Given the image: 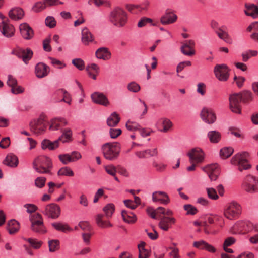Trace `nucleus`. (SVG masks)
<instances>
[{"instance_id": "f257e3e1", "label": "nucleus", "mask_w": 258, "mask_h": 258, "mask_svg": "<svg viewBox=\"0 0 258 258\" xmlns=\"http://www.w3.org/2000/svg\"><path fill=\"white\" fill-rule=\"evenodd\" d=\"M109 21L117 28L123 27L127 21V14L122 8L116 7L109 14Z\"/></svg>"}, {"instance_id": "f03ea898", "label": "nucleus", "mask_w": 258, "mask_h": 258, "mask_svg": "<svg viewBox=\"0 0 258 258\" xmlns=\"http://www.w3.org/2000/svg\"><path fill=\"white\" fill-rule=\"evenodd\" d=\"M103 211L105 215L99 214L96 216L95 220L97 225L102 228L112 227V224L108 220H104V218L105 217L107 219H109L112 217L115 211V206L111 203L108 204L104 207Z\"/></svg>"}, {"instance_id": "7ed1b4c3", "label": "nucleus", "mask_w": 258, "mask_h": 258, "mask_svg": "<svg viewBox=\"0 0 258 258\" xmlns=\"http://www.w3.org/2000/svg\"><path fill=\"white\" fill-rule=\"evenodd\" d=\"M52 166L49 158L45 156H40L37 157L33 162V167L36 171L39 173H50Z\"/></svg>"}, {"instance_id": "20e7f679", "label": "nucleus", "mask_w": 258, "mask_h": 258, "mask_svg": "<svg viewBox=\"0 0 258 258\" xmlns=\"http://www.w3.org/2000/svg\"><path fill=\"white\" fill-rule=\"evenodd\" d=\"M104 157L107 160H113L119 155L120 147L117 143H107L102 147Z\"/></svg>"}, {"instance_id": "39448f33", "label": "nucleus", "mask_w": 258, "mask_h": 258, "mask_svg": "<svg viewBox=\"0 0 258 258\" xmlns=\"http://www.w3.org/2000/svg\"><path fill=\"white\" fill-rule=\"evenodd\" d=\"M31 222V229L34 232L43 234L47 230L44 225L43 218L39 213H35L29 216Z\"/></svg>"}, {"instance_id": "423d86ee", "label": "nucleus", "mask_w": 258, "mask_h": 258, "mask_svg": "<svg viewBox=\"0 0 258 258\" xmlns=\"http://www.w3.org/2000/svg\"><path fill=\"white\" fill-rule=\"evenodd\" d=\"M241 210L240 204L236 202H232L225 206L224 215L229 220H234L239 217L241 213Z\"/></svg>"}, {"instance_id": "0eeeda50", "label": "nucleus", "mask_w": 258, "mask_h": 258, "mask_svg": "<svg viewBox=\"0 0 258 258\" xmlns=\"http://www.w3.org/2000/svg\"><path fill=\"white\" fill-rule=\"evenodd\" d=\"M39 210L43 215L53 219L58 218L61 211L60 207L54 203L47 204L41 208Z\"/></svg>"}, {"instance_id": "6e6552de", "label": "nucleus", "mask_w": 258, "mask_h": 258, "mask_svg": "<svg viewBox=\"0 0 258 258\" xmlns=\"http://www.w3.org/2000/svg\"><path fill=\"white\" fill-rule=\"evenodd\" d=\"M169 211L171 212L169 215L161 214L159 217L158 226L164 231H168L171 228L172 225L176 222V219L172 216L173 215L172 211L170 209H169Z\"/></svg>"}, {"instance_id": "1a4fd4ad", "label": "nucleus", "mask_w": 258, "mask_h": 258, "mask_svg": "<svg viewBox=\"0 0 258 258\" xmlns=\"http://www.w3.org/2000/svg\"><path fill=\"white\" fill-rule=\"evenodd\" d=\"M243 189L251 194L258 191V178L251 175H247L242 184Z\"/></svg>"}, {"instance_id": "9d476101", "label": "nucleus", "mask_w": 258, "mask_h": 258, "mask_svg": "<svg viewBox=\"0 0 258 258\" xmlns=\"http://www.w3.org/2000/svg\"><path fill=\"white\" fill-rule=\"evenodd\" d=\"M248 155L247 153L244 152L242 154H238L235 156L231 160V163L233 164H237L239 171L243 170H247L251 167L246 159Z\"/></svg>"}, {"instance_id": "9b49d317", "label": "nucleus", "mask_w": 258, "mask_h": 258, "mask_svg": "<svg viewBox=\"0 0 258 258\" xmlns=\"http://www.w3.org/2000/svg\"><path fill=\"white\" fill-rule=\"evenodd\" d=\"M230 69L225 64H217L214 68L216 77L220 81H226L229 77Z\"/></svg>"}, {"instance_id": "f8f14e48", "label": "nucleus", "mask_w": 258, "mask_h": 258, "mask_svg": "<svg viewBox=\"0 0 258 258\" xmlns=\"http://www.w3.org/2000/svg\"><path fill=\"white\" fill-rule=\"evenodd\" d=\"M240 94L238 93H234L229 95V102L230 109L233 112L237 114H240L241 112V107L240 102Z\"/></svg>"}, {"instance_id": "ddd939ff", "label": "nucleus", "mask_w": 258, "mask_h": 258, "mask_svg": "<svg viewBox=\"0 0 258 258\" xmlns=\"http://www.w3.org/2000/svg\"><path fill=\"white\" fill-rule=\"evenodd\" d=\"M251 226L248 221H239L232 226L231 231L233 234H244L250 230Z\"/></svg>"}, {"instance_id": "4468645a", "label": "nucleus", "mask_w": 258, "mask_h": 258, "mask_svg": "<svg viewBox=\"0 0 258 258\" xmlns=\"http://www.w3.org/2000/svg\"><path fill=\"white\" fill-rule=\"evenodd\" d=\"M189 158L190 162H196L198 164L202 163L205 158V154L200 148L196 147L190 150L187 153Z\"/></svg>"}, {"instance_id": "2eb2a0df", "label": "nucleus", "mask_w": 258, "mask_h": 258, "mask_svg": "<svg viewBox=\"0 0 258 258\" xmlns=\"http://www.w3.org/2000/svg\"><path fill=\"white\" fill-rule=\"evenodd\" d=\"M30 128L31 132L33 133L39 135L44 132L46 124L44 119L42 117H39L37 120H34L30 123Z\"/></svg>"}, {"instance_id": "dca6fc26", "label": "nucleus", "mask_w": 258, "mask_h": 258, "mask_svg": "<svg viewBox=\"0 0 258 258\" xmlns=\"http://www.w3.org/2000/svg\"><path fill=\"white\" fill-rule=\"evenodd\" d=\"M12 54L22 58L25 64H27L33 56V51L30 48L24 49L17 47L12 51Z\"/></svg>"}, {"instance_id": "f3484780", "label": "nucleus", "mask_w": 258, "mask_h": 258, "mask_svg": "<svg viewBox=\"0 0 258 258\" xmlns=\"http://www.w3.org/2000/svg\"><path fill=\"white\" fill-rule=\"evenodd\" d=\"M202 170L207 173L212 181H215L220 174V168L217 164H211L202 168Z\"/></svg>"}, {"instance_id": "a211bd4d", "label": "nucleus", "mask_w": 258, "mask_h": 258, "mask_svg": "<svg viewBox=\"0 0 258 258\" xmlns=\"http://www.w3.org/2000/svg\"><path fill=\"white\" fill-rule=\"evenodd\" d=\"M0 31L5 37L10 38L14 35L15 29L13 25L10 24L9 19H7L0 23Z\"/></svg>"}, {"instance_id": "6ab92c4d", "label": "nucleus", "mask_w": 258, "mask_h": 258, "mask_svg": "<svg viewBox=\"0 0 258 258\" xmlns=\"http://www.w3.org/2000/svg\"><path fill=\"white\" fill-rule=\"evenodd\" d=\"M177 20V16L171 9L166 10L165 14L161 16L160 21L163 25H169L175 23Z\"/></svg>"}, {"instance_id": "aec40b11", "label": "nucleus", "mask_w": 258, "mask_h": 258, "mask_svg": "<svg viewBox=\"0 0 258 258\" xmlns=\"http://www.w3.org/2000/svg\"><path fill=\"white\" fill-rule=\"evenodd\" d=\"M201 117L206 123L211 124L216 120L215 113L211 109L204 108L201 112Z\"/></svg>"}, {"instance_id": "412c9836", "label": "nucleus", "mask_w": 258, "mask_h": 258, "mask_svg": "<svg viewBox=\"0 0 258 258\" xmlns=\"http://www.w3.org/2000/svg\"><path fill=\"white\" fill-rule=\"evenodd\" d=\"M49 67L43 62H39L35 67L34 73L39 79L46 77L49 74Z\"/></svg>"}, {"instance_id": "4be33fe9", "label": "nucleus", "mask_w": 258, "mask_h": 258, "mask_svg": "<svg viewBox=\"0 0 258 258\" xmlns=\"http://www.w3.org/2000/svg\"><path fill=\"white\" fill-rule=\"evenodd\" d=\"M152 199L153 202H159L164 205L168 204L170 202L169 197L167 193L162 191L153 192L152 195Z\"/></svg>"}, {"instance_id": "5701e85b", "label": "nucleus", "mask_w": 258, "mask_h": 258, "mask_svg": "<svg viewBox=\"0 0 258 258\" xmlns=\"http://www.w3.org/2000/svg\"><path fill=\"white\" fill-rule=\"evenodd\" d=\"M148 214L153 219H157L161 214L169 215L171 212L169 209H166L162 207H159L156 209L152 208H148L147 209Z\"/></svg>"}, {"instance_id": "b1692460", "label": "nucleus", "mask_w": 258, "mask_h": 258, "mask_svg": "<svg viewBox=\"0 0 258 258\" xmlns=\"http://www.w3.org/2000/svg\"><path fill=\"white\" fill-rule=\"evenodd\" d=\"M91 99L92 101L98 104L107 107L110 105L107 97L102 93L94 92L91 95Z\"/></svg>"}, {"instance_id": "393cba45", "label": "nucleus", "mask_w": 258, "mask_h": 258, "mask_svg": "<svg viewBox=\"0 0 258 258\" xmlns=\"http://www.w3.org/2000/svg\"><path fill=\"white\" fill-rule=\"evenodd\" d=\"M195 43L192 40L185 41L181 47V51L183 54L187 56H192L195 53L194 47Z\"/></svg>"}, {"instance_id": "a878e982", "label": "nucleus", "mask_w": 258, "mask_h": 258, "mask_svg": "<svg viewBox=\"0 0 258 258\" xmlns=\"http://www.w3.org/2000/svg\"><path fill=\"white\" fill-rule=\"evenodd\" d=\"M19 29L22 36L25 39L30 40L33 37V30L27 23L21 24Z\"/></svg>"}, {"instance_id": "bb28decb", "label": "nucleus", "mask_w": 258, "mask_h": 258, "mask_svg": "<svg viewBox=\"0 0 258 258\" xmlns=\"http://www.w3.org/2000/svg\"><path fill=\"white\" fill-rule=\"evenodd\" d=\"M157 126H161L162 128H159V130L163 133L169 132L173 126V123L171 121L166 117H163L159 119L157 122Z\"/></svg>"}, {"instance_id": "cd10ccee", "label": "nucleus", "mask_w": 258, "mask_h": 258, "mask_svg": "<svg viewBox=\"0 0 258 258\" xmlns=\"http://www.w3.org/2000/svg\"><path fill=\"white\" fill-rule=\"evenodd\" d=\"M95 56L98 59L107 61L111 58V53L108 48L102 47L96 50Z\"/></svg>"}, {"instance_id": "c85d7f7f", "label": "nucleus", "mask_w": 258, "mask_h": 258, "mask_svg": "<svg viewBox=\"0 0 258 258\" xmlns=\"http://www.w3.org/2000/svg\"><path fill=\"white\" fill-rule=\"evenodd\" d=\"M68 122L63 118H57L52 119L49 125V130L51 131H57L62 126L67 125Z\"/></svg>"}, {"instance_id": "c756f323", "label": "nucleus", "mask_w": 258, "mask_h": 258, "mask_svg": "<svg viewBox=\"0 0 258 258\" xmlns=\"http://www.w3.org/2000/svg\"><path fill=\"white\" fill-rule=\"evenodd\" d=\"M193 246L198 249L206 250L210 252L214 253L216 252V249L214 247L204 240L194 242Z\"/></svg>"}, {"instance_id": "7c9ffc66", "label": "nucleus", "mask_w": 258, "mask_h": 258, "mask_svg": "<svg viewBox=\"0 0 258 258\" xmlns=\"http://www.w3.org/2000/svg\"><path fill=\"white\" fill-rule=\"evenodd\" d=\"M136 155L140 159L146 158L147 155L150 157L156 156L158 154L157 148L152 149H147L143 151H137L135 153Z\"/></svg>"}, {"instance_id": "2f4dec72", "label": "nucleus", "mask_w": 258, "mask_h": 258, "mask_svg": "<svg viewBox=\"0 0 258 258\" xmlns=\"http://www.w3.org/2000/svg\"><path fill=\"white\" fill-rule=\"evenodd\" d=\"M59 143L57 140L52 142L48 139L43 140L41 143V148L43 150L46 149L49 150H54L59 147Z\"/></svg>"}, {"instance_id": "473e14b6", "label": "nucleus", "mask_w": 258, "mask_h": 258, "mask_svg": "<svg viewBox=\"0 0 258 258\" xmlns=\"http://www.w3.org/2000/svg\"><path fill=\"white\" fill-rule=\"evenodd\" d=\"M19 161L17 157L12 153L7 155L3 163L11 167H16L18 165Z\"/></svg>"}, {"instance_id": "72a5a7b5", "label": "nucleus", "mask_w": 258, "mask_h": 258, "mask_svg": "<svg viewBox=\"0 0 258 258\" xmlns=\"http://www.w3.org/2000/svg\"><path fill=\"white\" fill-rule=\"evenodd\" d=\"M24 12L23 10L19 7L12 9L9 12V17L14 20H18L21 19L24 16Z\"/></svg>"}, {"instance_id": "f704fd0d", "label": "nucleus", "mask_w": 258, "mask_h": 258, "mask_svg": "<svg viewBox=\"0 0 258 258\" xmlns=\"http://www.w3.org/2000/svg\"><path fill=\"white\" fill-rule=\"evenodd\" d=\"M94 40L92 34L87 27H84L82 30V41L84 44L87 45Z\"/></svg>"}, {"instance_id": "c9c22d12", "label": "nucleus", "mask_w": 258, "mask_h": 258, "mask_svg": "<svg viewBox=\"0 0 258 258\" xmlns=\"http://www.w3.org/2000/svg\"><path fill=\"white\" fill-rule=\"evenodd\" d=\"M121 216L123 221L126 223L133 224L137 221L136 215L132 212L122 210L121 211Z\"/></svg>"}, {"instance_id": "e433bc0d", "label": "nucleus", "mask_w": 258, "mask_h": 258, "mask_svg": "<svg viewBox=\"0 0 258 258\" xmlns=\"http://www.w3.org/2000/svg\"><path fill=\"white\" fill-rule=\"evenodd\" d=\"M244 12L246 15L256 18L258 16V7L253 4H246Z\"/></svg>"}, {"instance_id": "4c0bfd02", "label": "nucleus", "mask_w": 258, "mask_h": 258, "mask_svg": "<svg viewBox=\"0 0 258 258\" xmlns=\"http://www.w3.org/2000/svg\"><path fill=\"white\" fill-rule=\"evenodd\" d=\"M19 223L16 220L13 219L8 222L7 229L10 234L16 233L19 231Z\"/></svg>"}, {"instance_id": "58836bf2", "label": "nucleus", "mask_w": 258, "mask_h": 258, "mask_svg": "<svg viewBox=\"0 0 258 258\" xmlns=\"http://www.w3.org/2000/svg\"><path fill=\"white\" fill-rule=\"evenodd\" d=\"M207 137L210 142L217 143L221 139V134L217 131H210L207 133Z\"/></svg>"}, {"instance_id": "ea45409f", "label": "nucleus", "mask_w": 258, "mask_h": 258, "mask_svg": "<svg viewBox=\"0 0 258 258\" xmlns=\"http://www.w3.org/2000/svg\"><path fill=\"white\" fill-rule=\"evenodd\" d=\"M238 93L240 94L241 102L244 104H247L253 99V94L249 91H244Z\"/></svg>"}, {"instance_id": "a19ab883", "label": "nucleus", "mask_w": 258, "mask_h": 258, "mask_svg": "<svg viewBox=\"0 0 258 258\" xmlns=\"http://www.w3.org/2000/svg\"><path fill=\"white\" fill-rule=\"evenodd\" d=\"M62 135L57 139L58 142L66 143L72 140V132L70 128H67L62 131Z\"/></svg>"}, {"instance_id": "79ce46f5", "label": "nucleus", "mask_w": 258, "mask_h": 258, "mask_svg": "<svg viewBox=\"0 0 258 258\" xmlns=\"http://www.w3.org/2000/svg\"><path fill=\"white\" fill-rule=\"evenodd\" d=\"M119 115L115 112H113L107 118V123L109 126H116L120 121Z\"/></svg>"}, {"instance_id": "37998d69", "label": "nucleus", "mask_w": 258, "mask_h": 258, "mask_svg": "<svg viewBox=\"0 0 258 258\" xmlns=\"http://www.w3.org/2000/svg\"><path fill=\"white\" fill-rule=\"evenodd\" d=\"M247 31L254 32L250 35V37L254 39L258 40V22H255L251 24L247 28Z\"/></svg>"}, {"instance_id": "c03bdc74", "label": "nucleus", "mask_w": 258, "mask_h": 258, "mask_svg": "<svg viewBox=\"0 0 258 258\" xmlns=\"http://www.w3.org/2000/svg\"><path fill=\"white\" fill-rule=\"evenodd\" d=\"M145 243L141 242L138 245V248L139 250V258H148L149 256V251L145 249Z\"/></svg>"}, {"instance_id": "a18cd8bd", "label": "nucleus", "mask_w": 258, "mask_h": 258, "mask_svg": "<svg viewBox=\"0 0 258 258\" xmlns=\"http://www.w3.org/2000/svg\"><path fill=\"white\" fill-rule=\"evenodd\" d=\"M51 225L56 230L63 232L72 231V229L67 224H64L60 222H54L52 223Z\"/></svg>"}, {"instance_id": "49530a36", "label": "nucleus", "mask_w": 258, "mask_h": 258, "mask_svg": "<svg viewBox=\"0 0 258 258\" xmlns=\"http://www.w3.org/2000/svg\"><path fill=\"white\" fill-rule=\"evenodd\" d=\"M57 174L59 176H66L72 177L74 175V173L70 167L65 166L61 168L58 170Z\"/></svg>"}, {"instance_id": "de8ad7c7", "label": "nucleus", "mask_w": 258, "mask_h": 258, "mask_svg": "<svg viewBox=\"0 0 258 258\" xmlns=\"http://www.w3.org/2000/svg\"><path fill=\"white\" fill-rule=\"evenodd\" d=\"M59 241L56 239L50 240L48 241L49 250L54 252L59 249Z\"/></svg>"}, {"instance_id": "09e8293b", "label": "nucleus", "mask_w": 258, "mask_h": 258, "mask_svg": "<svg viewBox=\"0 0 258 258\" xmlns=\"http://www.w3.org/2000/svg\"><path fill=\"white\" fill-rule=\"evenodd\" d=\"M46 5L44 0L43 2H38L36 3L32 8V10L35 12H39L46 8Z\"/></svg>"}, {"instance_id": "8fccbe9b", "label": "nucleus", "mask_w": 258, "mask_h": 258, "mask_svg": "<svg viewBox=\"0 0 258 258\" xmlns=\"http://www.w3.org/2000/svg\"><path fill=\"white\" fill-rule=\"evenodd\" d=\"M127 88L129 91L134 93L138 92L141 89L140 85L135 81L129 83L127 85Z\"/></svg>"}, {"instance_id": "3c124183", "label": "nucleus", "mask_w": 258, "mask_h": 258, "mask_svg": "<svg viewBox=\"0 0 258 258\" xmlns=\"http://www.w3.org/2000/svg\"><path fill=\"white\" fill-rule=\"evenodd\" d=\"M233 153V149L231 147H225L221 149L220 156L223 158L230 157Z\"/></svg>"}, {"instance_id": "603ef678", "label": "nucleus", "mask_w": 258, "mask_h": 258, "mask_svg": "<svg viewBox=\"0 0 258 258\" xmlns=\"http://www.w3.org/2000/svg\"><path fill=\"white\" fill-rule=\"evenodd\" d=\"M152 166L156 169V170L158 172L164 171L166 167V165L165 164L158 162L155 160H153L152 162Z\"/></svg>"}, {"instance_id": "864d4df0", "label": "nucleus", "mask_w": 258, "mask_h": 258, "mask_svg": "<svg viewBox=\"0 0 258 258\" xmlns=\"http://www.w3.org/2000/svg\"><path fill=\"white\" fill-rule=\"evenodd\" d=\"M183 208L188 215H195L198 211L197 209L191 204L184 205Z\"/></svg>"}, {"instance_id": "5fc2aeb1", "label": "nucleus", "mask_w": 258, "mask_h": 258, "mask_svg": "<svg viewBox=\"0 0 258 258\" xmlns=\"http://www.w3.org/2000/svg\"><path fill=\"white\" fill-rule=\"evenodd\" d=\"M56 93L58 95H62L63 97L61 101H63L68 104H70L71 99L69 96V94L66 91L63 89H59L56 91Z\"/></svg>"}, {"instance_id": "6e6d98bb", "label": "nucleus", "mask_w": 258, "mask_h": 258, "mask_svg": "<svg viewBox=\"0 0 258 258\" xmlns=\"http://www.w3.org/2000/svg\"><path fill=\"white\" fill-rule=\"evenodd\" d=\"M125 126L127 129L130 131L139 130L140 127L138 123L131 121H127Z\"/></svg>"}, {"instance_id": "4d7b16f0", "label": "nucleus", "mask_w": 258, "mask_h": 258, "mask_svg": "<svg viewBox=\"0 0 258 258\" xmlns=\"http://www.w3.org/2000/svg\"><path fill=\"white\" fill-rule=\"evenodd\" d=\"M26 240L28 241L30 243L31 246L35 249L39 248L41 247L42 243L41 241H38L36 239L28 238L26 239Z\"/></svg>"}, {"instance_id": "13d9d810", "label": "nucleus", "mask_w": 258, "mask_h": 258, "mask_svg": "<svg viewBox=\"0 0 258 258\" xmlns=\"http://www.w3.org/2000/svg\"><path fill=\"white\" fill-rule=\"evenodd\" d=\"M51 38L50 36L45 38L43 41V49L47 52H50L52 50L51 47L50 45Z\"/></svg>"}, {"instance_id": "bf43d9fd", "label": "nucleus", "mask_w": 258, "mask_h": 258, "mask_svg": "<svg viewBox=\"0 0 258 258\" xmlns=\"http://www.w3.org/2000/svg\"><path fill=\"white\" fill-rule=\"evenodd\" d=\"M60 161L64 165H67L71 162V155L69 154H60L58 156Z\"/></svg>"}, {"instance_id": "052dcab7", "label": "nucleus", "mask_w": 258, "mask_h": 258, "mask_svg": "<svg viewBox=\"0 0 258 258\" xmlns=\"http://www.w3.org/2000/svg\"><path fill=\"white\" fill-rule=\"evenodd\" d=\"M72 64L80 70H83L85 67L84 62L80 58L73 59Z\"/></svg>"}, {"instance_id": "680f3d73", "label": "nucleus", "mask_w": 258, "mask_h": 258, "mask_svg": "<svg viewBox=\"0 0 258 258\" xmlns=\"http://www.w3.org/2000/svg\"><path fill=\"white\" fill-rule=\"evenodd\" d=\"M206 191L208 197L212 200H217L219 198L216 190L213 188H207Z\"/></svg>"}, {"instance_id": "e2e57ef3", "label": "nucleus", "mask_w": 258, "mask_h": 258, "mask_svg": "<svg viewBox=\"0 0 258 258\" xmlns=\"http://www.w3.org/2000/svg\"><path fill=\"white\" fill-rule=\"evenodd\" d=\"M216 33L219 36V37L223 40H224L225 41L228 42V39H229V36L228 34L220 29V28L218 29V30L216 31Z\"/></svg>"}, {"instance_id": "0e129e2a", "label": "nucleus", "mask_w": 258, "mask_h": 258, "mask_svg": "<svg viewBox=\"0 0 258 258\" xmlns=\"http://www.w3.org/2000/svg\"><path fill=\"white\" fill-rule=\"evenodd\" d=\"M213 218L215 223H217V225L220 227H223L224 224V220L221 216L213 214Z\"/></svg>"}, {"instance_id": "69168bd1", "label": "nucleus", "mask_w": 258, "mask_h": 258, "mask_svg": "<svg viewBox=\"0 0 258 258\" xmlns=\"http://www.w3.org/2000/svg\"><path fill=\"white\" fill-rule=\"evenodd\" d=\"M106 172L109 175L115 176L117 171L116 167L113 165H109L105 167Z\"/></svg>"}, {"instance_id": "338daca9", "label": "nucleus", "mask_w": 258, "mask_h": 258, "mask_svg": "<svg viewBox=\"0 0 258 258\" xmlns=\"http://www.w3.org/2000/svg\"><path fill=\"white\" fill-rule=\"evenodd\" d=\"M49 59L51 60V63L52 64H53L55 67H57L59 69H62L66 67V64L64 63L58 59L53 57H49Z\"/></svg>"}, {"instance_id": "774afa93", "label": "nucleus", "mask_w": 258, "mask_h": 258, "mask_svg": "<svg viewBox=\"0 0 258 258\" xmlns=\"http://www.w3.org/2000/svg\"><path fill=\"white\" fill-rule=\"evenodd\" d=\"M45 24L50 28H53L56 26V21L54 17L48 16L45 19Z\"/></svg>"}]
</instances>
